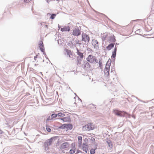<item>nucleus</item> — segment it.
Segmentation results:
<instances>
[{"mask_svg": "<svg viewBox=\"0 0 154 154\" xmlns=\"http://www.w3.org/2000/svg\"><path fill=\"white\" fill-rule=\"evenodd\" d=\"M56 137H51L49 139L47 140L44 143L43 146V148L45 152L46 153L49 152V146L52 145L53 142L55 141V140L57 139Z\"/></svg>", "mask_w": 154, "mask_h": 154, "instance_id": "1", "label": "nucleus"}, {"mask_svg": "<svg viewBox=\"0 0 154 154\" xmlns=\"http://www.w3.org/2000/svg\"><path fill=\"white\" fill-rule=\"evenodd\" d=\"M82 40L84 42L85 45L88 46L90 41V37L86 33L83 32L82 35Z\"/></svg>", "mask_w": 154, "mask_h": 154, "instance_id": "2", "label": "nucleus"}, {"mask_svg": "<svg viewBox=\"0 0 154 154\" xmlns=\"http://www.w3.org/2000/svg\"><path fill=\"white\" fill-rule=\"evenodd\" d=\"M87 61L92 64H96L98 62V60L96 57L92 55H89L86 59Z\"/></svg>", "mask_w": 154, "mask_h": 154, "instance_id": "3", "label": "nucleus"}, {"mask_svg": "<svg viewBox=\"0 0 154 154\" xmlns=\"http://www.w3.org/2000/svg\"><path fill=\"white\" fill-rule=\"evenodd\" d=\"M81 29L78 27L76 26L72 32V35L75 36H78L81 34Z\"/></svg>", "mask_w": 154, "mask_h": 154, "instance_id": "4", "label": "nucleus"}, {"mask_svg": "<svg viewBox=\"0 0 154 154\" xmlns=\"http://www.w3.org/2000/svg\"><path fill=\"white\" fill-rule=\"evenodd\" d=\"M114 113L115 115L120 117H125V114H128L125 112L119 111L117 110H114Z\"/></svg>", "mask_w": 154, "mask_h": 154, "instance_id": "5", "label": "nucleus"}, {"mask_svg": "<svg viewBox=\"0 0 154 154\" xmlns=\"http://www.w3.org/2000/svg\"><path fill=\"white\" fill-rule=\"evenodd\" d=\"M116 40L115 37L112 34H109L107 36V41L110 43H114L116 42Z\"/></svg>", "mask_w": 154, "mask_h": 154, "instance_id": "6", "label": "nucleus"}, {"mask_svg": "<svg viewBox=\"0 0 154 154\" xmlns=\"http://www.w3.org/2000/svg\"><path fill=\"white\" fill-rule=\"evenodd\" d=\"M93 129V128L91 127V123H88L82 127V130L83 131H89Z\"/></svg>", "mask_w": 154, "mask_h": 154, "instance_id": "7", "label": "nucleus"}, {"mask_svg": "<svg viewBox=\"0 0 154 154\" xmlns=\"http://www.w3.org/2000/svg\"><path fill=\"white\" fill-rule=\"evenodd\" d=\"M69 144L67 142H66L62 143L60 146V149H65L66 150H68L69 149Z\"/></svg>", "mask_w": 154, "mask_h": 154, "instance_id": "8", "label": "nucleus"}, {"mask_svg": "<svg viewBox=\"0 0 154 154\" xmlns=\"http://www.w3.org/2000/svg\"><path fill=\"white\" fill-rule=\"evenodd\" d=\"M93 45L94 47V48L97 50L99 48V45H98V42L97 40H93Z\"/></svg>", "mask_w": 154, "mask_h": 154, "instance_id": "9", "label": "nucleus"}, {"mask_svg": "<svg viewBox=\"0 0 154 154\" xmlns=\"http://www.w3.org/2000/svg\"><path fill=\"white\" fill-rule=\"evenodd\" d=\"M39 47L41 51L42 52H44L45 51V48L44 46L43 42L42 41H40L39 43Z\"/></svg>", "mask_w": 154, "mask_h": 154, "instance_id": "10", "label": "nucleus"}, {"mask_svg": "<svg viewBox=\"0 0 154 154\" xmlns=\"http://www.w3.org/2000/svg\"><path fill=\"white\" fill-rule=\"evenodd\" d=\"M109 69L108 66H105V67L104 69V72L105 74L107 76H108L109 75Z\"/></svg>", "mask_w": 154, "mask_h": 154, "instance_id": "11", "label": "nucleus"}, {"mask_svg": "<svg viewBox=\"0 0 154 154\" xmlns=\"http://www.w3.org/2000/svg\"><path fill=\"white\" fill-rule=\"evenodd\" d=\"M70 28L69 26H65L61 29L60 30L63 32L64 31H69L70 30Z\"/></svg>", "mask_w": 154, "mask_h": 154, "instance_id": "12", "label": "nucleus"}, {"mask_svg": "<svg viewBox=\"0 0 154 154\" xmlns=\"http://www.w3.org/2000/svg\"><path fill=\"white\" fill-rule=\"evenodd\" d=\"M117 47L115 46L114 51L113 52H112V55L111 56V57H113V58H115L116 55V51H117Z\"/></svg>", "mask_w": 154, "mask_h": 154, "instance_id": "13", "label": "nucleus"}, {"mask_svg": "<svg viewBox=\"0 0 154 154\" xmlns=\"http://www.w3.org/2000/svg\"><path fill=\"white\" fill-rule=\"evenodd\" d=\"M108 33L106 32L104 33L103 34L101 35L102 40L103 41H104L106 39V38H107V36L108 35Z\"/></svg>", "mask_w": 154, "mask_h": 154, "instance_id": "14", "label": "nucleus"}, {"mask_svg": "<svg viewBox=\"0 0 154 154\" xmlns=\"http://www.w3.org/2000/svg\"><path fill=\"white\" fill-rule=\"evenodd\" d=\"M114 43H112L108 45L106 47L107 50H110L112 48H113L114 45Z\"/></svg>", "mask_w": 154, "mask_h": 154, "instance_id": "15", "label": "nucleus"}, {"mask_svg": "<svg viewBox=\"0 0 154 154\" xmlns=\"http://www.w3.org/2000/svg\"><path fill=\"white\" fill-rule=\"evenodd\" d=\"M65 51L69 57L71 58L72 57V54L70 50H69L67 49H65Z\"/></svg>", "mask_w": 154, "mask_h": 154, "instance_id": "16", "label": "nucleus"}, {"mask_svg": "<svg viewBox=\"0 0 154 154\" xmlns=\"http://www.w3.org/2000/svg\"><path fill=\"white\" fill-rule=\"evenodd\" d=\"M77 54L79 56V58H80L81 59H82L83 58L84 56L83 53L80 52L77 48Z\"/></svg>", "mask_w": 154, "mask_h": 154, "instance_id": "17", "label": "nucleus"}, {"mask_svg": "<svg viewBox=\"0 0 154 154\" xmlns=\"http://www.w3.org/2000/svg\"><path fill=\"white\" fill-rule=\"evenodd\" d=\"M72 146H73L74 147H73V149H71L70 150H69V152L70 154H73L74 153H75V144H74L73 143H72Z\"/></svg>", "mask_w": 154, "mask_h": 154, "instance_id": "18", "label": "nucleus"}, {"mask_svg": "<svg viewBox=\"0 0 154 154\" xmlns=\"http://www.w3.org/2000/svg\"><path fill=\"white\" fill-rule=\"evenodd\" d=\"M83 145H84V146H82V150L83 151L85 152L86 153H87L88 150V148L87 146V145L85 144L84 143L83 144Z\"/></svg>", "mask_w": 154, "mask_h": 154, "instance_id": "19", "label": "nucleus"}, {"mask_svg": "<svg viewBox=\"0 0 154 154\" xmlns=\"http://www.w3.org/2000/svg\"><path fill=\"white\" fill-rule=\"evenodd\" d=\"M78 138L79 141V146H81L82 144V137L81 136H79L78 137Z\"/></svg>", "mask_w": 154, "mask_h": 154, "instance_id": "20", "label": "nucleus"}, {"mask_svg": "<svg viewBox=\"0 0 154 154\" xmlns=\"http://www.w3.org/2000/svg\"><path fill=\"white\" fill-rule=\"evenodd\" d=\"M63 119L64 120V122H69L71 121L70 118L69 116L63 117Z\"/></svg>", "mask_w": 154, "mask_h": 154, "instance_id": "21", "label": "nucleus"}, {"mask_svg": "<svg viewBox=\"0 0 154 154\" xmlns=\"http://www.w3.org/2000/svg\"><path fill=\"white\" fill-rule=\"evenodd\" d=\"M106 142L109 147L112 148V143L110 140H109L107 141Z\"/></svg>", "mask_w": 154, "mask_h": 154, "instance_id": "22", "label": "nucleus"}, {"mask_svg": "<svg viewBox=\"0 0 154 154\" xmlns=\"http://www.w3.org/2000/svg\"><path fill=\"white\" fill-rule=\"evenodd\" d=\"M84 67L87 69H89L90 67V65L88 62H86L84 65Z\"/></svg>", "mask_w": 154, "mask_h": 154, "instance_id": "23", "label": "nucleus"}, {"mask_svg": "<svg viewBox=\"0 0 154 154\" xmlns=\"http://www.w3.org/2000/svg\"><path fill=\"white\" fill-rule=\"evenodd\" d=\"M72 126L71 124H66V128L71 130L72 128Z\"/></svg>", "mask_w": 154, "mask_h": 154, "instance_id": "24", "label": "nucleus"}, {"mask_svg": "<svg viewBox=\"0 0 154 154\" xmlns=\"http://www.w3.org/2000/svg\"><path fill=\"white\" fill-rule=\"evenodd\" d=\"M111 62V59H109L108 61L106 63V66H108L109 68H110V66Z\"/></svg>", "mask_w": 154, "mask_h": 154, "instance_id": "25", "label": "nucleus"}, {"mask_svg": "<svg viewBox=\"0 0 154 154\" xmlns=\"http://www.w3.org/2000/svg\"><path fill=\"white\" fill-rule=\"evenodd\" d=\"M77 63L78 65H79V64H81V59H80L79 58V57H77Z\"/></svg>", "mask_w": 154, "mask_h": 154, "instance_id": "26", "label": "nucleus"}, {"mask_svg": "<svg viewBox=\"0 0 154 154\" xmlns=\"http://www.w3.org/2000/svg\"><path fill=\"white\" fill-rule=\"evenodd\" d=\"M57 115L58 117H63L65 116V115L64 113L60 112L57 114Z\"/></svg>", "mask_w": 154, "mask_h": 154, "instance_id": "27", "label": "nucleus"}, {"mask_svg": "<svg viewBox=\"0 0 154 154\" xmlns=\"http://www.w3.org/2000/svg\"><path fill=\"white\" fill-rule=\"evenodd\" d=\"M66 124H64L63 125L60 126L59 128L60 129H64L65 128H66Z\"/></svg>", "mask_w": 154, "mask_h": 154, "instance_id": "28", "label": "nucleus"}, {"mask_svg": "<svg viewBox=\"0 0 154 154\" xmlns=\"http://www.w3.org/2000/svg\"><path fill=\"white\" fill-rule=\"evenodd\" d=\"M91 149L90 150V153L91 154H94L95 153V149Z\"/></svg>", "mask_w": 154, "mask_h": 154, "instance_id": "29", "label": "nucleus"}, {"mask_svg": "<svg viewBox=\"0 0 154 154\" xmlns=\"http://www.w3.org/2000/svg\"><path fill=\"white\" fill-rule=\"evenodd\" d=\"M46 130L48 132H50L51 131V130L49 126L46 125Z\"/></svg>", "mask_w": 154, "mask_h": 154, "instance_id": "30", "label": "nucleus"}, {"mask_svg": "<svg viewBox=\"0 0 154 154\" xmlns=\"http://www.w3.org/2000/svg\"><path fill=\"white\" fill-rule=\"evenodd\" d=\"M57 116V114L53 113L51 115V117L52 118V119L54 118H55Z\"/></svg>", "mask_w": 154, "mask_h": 154, "instance_id": "31", "label": "nucleus"}, {"mask_svg": "<svg viewBox=\"0 0 154 154\" xmlns=\"http://www.w3.org/2000/svg\"><path fill=\"white\" fill-rule=\"evenodd\" d=\"M56 15V14H51L50 18L53 19L55 18Z\"/></svg>", "mask_w": 154, "mask_h": 154, "instance_id": "32", "label": "nucleus"}, {"mask_svg": "<svg viewBox=\"0 0 154 154\" xmlns=\"http://www.w3.org/2000/svg\"><path fill=\"white\" fill-rule=\"evenodd\" d=\"M52 120V118L51 117V118L50 116H49L46 120V122L47 123L48 121L49 120Z\"/></svg>", "mask_w": 154, "mask_h": 154, "instance_id": "33", "label": "nucleus"}, {"mask_svg": "<svg viewBox=\"0 0 154 154\" xmlns=\"http://www.w3.org/2000/svg\"><path fill=\"white\" fill-rule=\"evenodd\" d=\"M98 63H99V66L101 68L102 66V61L100 60H99Z\"/></svg>", "mask_w": 154, "mask_h": 154, "instance_id": "34", "label": "nucleus"}, {"mask_svg": "<svg viewBox=\"0 0 154 154\" xmlns=\"http://www.w3.org/2000/svg\"><path fill=\"white\" fill-rule=\"evenodd\" d=\"M141 31V29H138L136 31V32L137 33V34H139V33H140Z\"/></svg>", "mask_w": 154, "mask_h": 154, "instance_id": "35", "label": "nucleus"}, {"mask_svg": "<svg viewBox=\"0 0 154 154\" xmlns=\"http://www.w3.org/2000/svg\"><path fill=\"white\" fill-rule=\"evenodd\" d=\"M31 0H24V2L28 3L30 2Z\"/></svg>", "mask_w": 154, "mask_h": 154, "instance_id": "36", "label": "nucleus"}, {"mask_svg": "<svg viewBox=\"0 0 154 154\" xmlns=\"http://www.w3.org/2000/svg\"><path fill=\"white\" fill-rule=\"evenodd\" d=\"M91 140L92 141H94L95 140V139L93 137H91Z\"/></svg>", "mask_w": 154, "mask_h": 154, "instance_id": "37", "label": "nucleus"}, {"mask_svg": "<svg viewBox=\"0 0 154 154\" xmlns=\"http://www.w3.org/2000/svg\"><path fill=\"white\" fill-rule=\"evenodd\" d=\"M3 133V131L0 128V134H2Z\"/></svg>", "mask_w": 154, "mask_h": 154, "instance_id": "38", "label": "nucleus"}, {"mask_svg": "<svg viewBox=\"0 0 154 154\" xmlns=\"http://www.w3.org/2000/svg\"><path fill=\"white\" fill-rule=\"evenodd\" d=\"M80 152V151L78 150L76 152L75 154H78Z\"/></svg>", "mask_w": 154, "mask_h": 154, "instance_id": "39", "label": "nucleus"}, {"mask_svg": "<svg viewBox=\"0 0 154 154\" xmlns=\"http://www.w3.org/2000/svg\"><path fill=\"white\" fill-rule=\"evenodd\" d=\"M37 55H36V56H35L34 57V60H35V59L37 58Z\"/></svg>", "mask_w": 154, "mask_h": 154, "instance_id": "40", "label": "nucleus"}, {"mask_svg": "<svg viewBox=\"0 0 154 154\" xmlns=\"http://www.w3.org/2000/svg\"><path fill=\"white\" fill-rule=\"evenodd\" d=\"M60 119L61 120H62L64 122V120L63 119V118H61Z\"/></svg>", "mask_w": 154, "mask_h": 154, "instance_id": "41", "label": "nucleus"}, {"mask_svg": "<svg viewBox=\"0 0 154 154\" xmlns=\"http://www.w3.org/2000/svg\"><path fill=\"white\" fill-rule=\"evenodd\" d=\"M43 54H44V55H45V56L46 55V54H45V52L44 51V52H43Z\"/></svg>", "mask_w": 154, "mask_h": 154, "instance_id": "42", "label": "nucleus"}, {"mask_svg": "<svg viewBox=\"0 0 154 154\" xmlns=\"http://www.w3.org/2000/svg\"><path fill=\"white\" fill-rule=\"evenodd\" d=\"M77 97L79 99V100L82 102V100L80 99L77 96Z\"/></svg>", "mask_w": 154, "mask_h": 154, "instance_id": "43", "label": "nucleus"}, {"mask_svg": "<svg viewBox=\"0 0 154 154\" xmlns=\"http://www.w3.org/2000/svg\"><path fill=\"white\" fill-rule=\"evenodd\" d=\"M48 25H45V27H46V28H48Z\"/></svg>", "mask_w": 154, "mask_h": 154, "instance_id": "44", "label": "nucleus"}, {"mask_svg": "<svg viewBox=\"0 0 154 154\" xmlns=\"http://www.w3.org/2000/svg\"><path fill=\"white\" fill-rule=\"evenodd\" d=\"M55 0H49V2H50V1H55Z\"/></svg>", "mask_w": 154, "mask_h": 154, "instance_id": "45", "label": "nucleus"}, {"mask_svg": "<svg viewBox=\"0 0 154 154\" xmlns=\"http://www.w3.org/2000/svg\"><path fill=\"white\" fill-rule=\"evenodd\" d=\"M46 116L45 115V116H43L42 117H44V118H45V117H46Z\"/></svg>", "mask_w": 154, "mask_h": 154, "instance_id": "46", "label": "nucleus"}, {"mask_svg": "<svg viewBox=\"0 0 154 154\" xmlns=\"http://www.w3.org/2000/svg\"><path fill=\"white\" fill-rule=\"evenodd\" d=\"M46 1H47V2L48 3H49V0H46Z\"/></svg>", "mask_w": 154, "mask_h": 154, "instance_id": "47", "label": "nucleus"}, {"mask_svg": "<svg viewBox=\"0 0 154 154\" xmlns=\"http://www.w3.org/2000/svg\"><path fill=\"white\" fill-rule=\"evenodd\" d=\"M119 45V44H118L117 43H116V45H115V46H116V45Z\"/></svg>", "mask_w": 154, "mask_h": 154, "instance_id": "48", "label": "nucleus"}, {"mask_svg": "<svg viewBox=\"0 0 154 154\" xmlns=\"http://www.w3.org/2000/svg\"><path fill=\"white\" fill-rule=\"evenodd\" d=\"M133 117L135 119V117L134 116H133Z\"/></svg>", "mask_w": 154, "mask_h": 154, "instance_id": "49", "label": "nucleus"}, {"mask_svg": "<svg viewBox=\"0 0 154 154\" xmlns=\"http://www.w3.org/2000/svg\"><path fill=\"white\" fill-rule=\"evenodd\" d=\"M48 14H50V15H51V14H47L48 15Z\"/></svg>", "mask_w": 154, "mask_h": 154, "instance_id": "50", "label": "nucleus"}, {"mask_svg": "<svg viewBox=\"0 0 154 154\" xmlns=\"http://www.w3.org/2000/svg\"><path fill=\"white\" fill-rule=\"evenodd\" d=\"M79 45H80V44H81V43H79Z\"/></svg>", "mask_w": 154, "mask_h": 154, "instance_id": "51", "label": "nucleus"}, {"mask_svg": "<svg viewBox=\"0 0 154 154\" xmlns=\"http://www.w3.org/2000/svg\"><path fill=\"white\" fill-rule=\"evenodd\" d=\"M138 100H140V101H141V100H139V99H138Z\"/></svg>", "mask_w": 154, "mask_h": 154, "instance_id": "52", "label": "nucleus"}, {"mask_svg": "<svg viewBox=\"0 0 154 154\" xmlns=\"http://www.w3.org/2000/svg\"><path fill=\"white\" fill-rule=\"evenodd\" d=\"M137 20H135L134 21H137Z\"/></svg>", "mask_w": 154, "mask_h": 154, "instance_id": "53", "label": "nucleus"}, {"mask_svg": "<svg viewBox=\"0 0 154 154\" xmlns=\"http://www.w3.org/2000/svg\"><path fill=\"white\" fill-rule=\"evenodd\" d=\"M35 66H36V64H35Z\"/></svg>", "mask_w": 154, "mask_h": 154, "instance_id": "54", "label": "nucleus"}]
</instances>
